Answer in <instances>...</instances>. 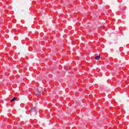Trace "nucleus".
I'll return each mask as SVG.
<instances>
[{"instance_id": "nucleus-1", "label": "nucleus", "mask_w": 129, "mask_h": 129, "mask_svg": "<svg viewBox=\"0 0 129 129\" xmlns=\"http://www.w3.org/2000/svg\"><path fill=\"white\" fill-rule=\"evenodd\" d=\"M36 93L37 94H42L43 93V88L42 87L36 88Z\"/></svg>"}, {"instance_id": "nucleus-2", "label": "nucleus", "mask_w": 129, "mask_h": 129, "mask_svg": "<svg viewBox=\"0 0 129 129\" xmlns=\"http://www.w3.org/2000/svg\"><path fill=\"white\" fill-rule=\"evenodd\" d=\"M31 115H36L37 114V111H36V108L34 107L32 109H31L30 111Z\"/></svg>"}, {"instance_id": "nucleus-3", "label": "nucleus", "mask_w": 129, "mask_h": 129, "mask_svg": "<svg viewBox=\"0 0 129 129\" xmlns=\"http://www.w3.org/2000/svg\"><path fill=\"white\" fill-rule=\"evenodd\" d=\"M95 60H99L100 59V55L97 56L95 57Z\"/></svg>"}, {"instance_id": "nucleus-4", "label": "nucleus", "mask_w": 129, "mask_h": 129, "mask_svg": "<svg viewBox=\"0 0 129 129\" xmlns=\"http://www.w3.org/2000/svg\"><path fill=\"white\" fill-rule=\"evenodd\" d=\"M15 100H17V97H14L12 99L10 100L11 102H13V101H15Z\"/></svg>"}, {"instance_id": "nucleus-5", "label": "nucleus", "mask_w": 129, "mask_h": 129, "mask_svg": "<svg viewBox=\"0 0 129 129\" xmlns=\"http://www.w3.org/2000/svg\"><path fill=\"white\" fill-rule=\"evenodd\" d=\"M64 68H66V67H64Z\"/></svg>"}]
</instances>
